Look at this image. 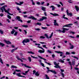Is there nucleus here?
Listing matches in <instances>:
<instances>
[{
  "label": "nucleus",
  "mask_w": 79,
  "mask_h": 79,
  "mask_svg": "<svg viewBox=\"0 0 79 79\" xmlns=\"http://www.w3.org/2000/svg\"><path fill=\"white\" fill-rule=\"evenodd\" d=\"M6 6H7L6 5H4L1 8V10L2 11V13H3L4 11L6 13H7L9 15H10L11 16H13V14H11L9 12V11H10V9H8L7 10H6V9H5V8Z\"/></svg>",
  "instance_id": "f257e3e1"
},
{
  "label": "nucleus",
  "mask_w": 79,
  "mask_h": 79,
  "mask_svg": "<svg viewBox=\"0 0 79 79\" xmlns=\"http://www.w3.org/2000/svg\"><path fill=\"white\" fill-rule=\"evenodd\" d=\"M40 64H41L43 67H45V66H44V64L43 63H41Z\"/></svg>",
  "instance_id": "5fc2aeb1"
},
{
  "label": "nucleus",
  "mask_w": 79,
  "mask_h": 79,
  "mask_svg": "<svg viewBox=\"0 0 79 79\" xmlns=\"http://www.w3.org/2000/svg\"><path fill=\"white\" fill-rule=\"evenodd\" d=\"M11 68H17V67H16V66L13 65H11Z\"/></svg>",
  "instance_id": "c85d7f7f"
},
{
  "label": "nucleus",
  "mask_w": 79,
  "mask_h": 79,
  "mask_svg": "<svg viewBox=\"0 0 79 79\" xmlns=\"http://www.w3.org/2000/svg\"><path fill=\"white\" fill-rule=\"evenodd\" d=\"M15 71H16L17 72H21V71L18 69H15Z\"/></svg>",
  "instance_id": "6e6d98bb"
},
{
  "label": "nucleus",
  "mask_w": 79,
  "mask_h": 79,
  "mask_svg": "<svg viewBox=\"0 0 79 79\" xmlns=\"http://www.w3.org/2000/svg\"><path fill=\"white\" fill-rule=\"evenodd\" d=\"M47 52H48L49 53H52V51H50L49 50H48V51H47Z\"/></svg>",
  "instance_id": "393cba45"
},
{
  "label": "nucleus",
  "mask_w": 79,
  "mask_h": 79,
  "mask_svg": "<svg viewBox=\"0 0 79 79\" xmlns=\"http://www.w3.org/2000/svg\"><path fill=\"white\" fill-rule=\"evenodd\" d=\"M28 59L29 60V61L30 62H31V58L30 57H28Z\"/></svg>",
  "instance_id": "58836bf2"
},
{
  "label": "nucleus",
  "mask_w": 79,
  "mask_h": 79,
  "mask_svg": "<svg viewBox=\"0 0 79 79\" xmlns=\"http://www.w3.org/2000/svg\"><path fill=\"white\" fill-rule=\"evenodd\" d=\"M6 21H7L9 23H10V20L9 19H7Z\"/></svg>",
  "instance_id": "0e129e2a"
},
{
  "label": "nucleus",
  "mask_w": 79,
  "mask_h": 79,
  "mask_svg": "<svg viewBox=\"0 0 79 79\" xmlns=\"http://www.w3.org/2000/svg\"><path fill=\"white\" fill-rule=\"evenodd\" d=\"M45 63H46L47 64H48V65H49V66H50V65H52V64L49 63H48L47 62H46V61H45Z\"/></svg>",
  "instance_id": "72a5a7b5"
},
{
  "label": "nucleus",
  "mask_w": 79,
  "mask_h": 79,
  "mask_svg": "<svg viewBox=\"0 0 79 79\" xmlns=\"http://www.w3.org/2000/svg\"><path fill=\"white\" fill-rule=\"evenodd\" d=\"M54 64L55 65H56V66L58 64H57V63H56V62H54Z\"/></svg>",
  "instance_id": "de8ad7c7"
},
{
  "label": "nucleus",
  "mask_w": 79,
  "mask_h": 79,
  "mask_svg": "<svg viewBox=\"0 0 79 79\" xmlns=\"http://www.w3.org/2000/svg\"><path fill=\"white\" fill-rule=\"evenodd\" d=\"M56 53H60V54H63V53L60 51H55Z\"/></svg>",
  "instance_id": "2eb2a0df"
},
{
  "label": "nucleus",
  "mask_w": 79,
  "mask_h": 79,
  "mask_svg": "<svg viewBox=\"0 0 79 79\" xmlns=\"http://www.w3.org/2000/svg\"><path fill=\"white\" fill-rule=\"evenodd\" d=\"M40 38L41 39H45V37L44 36H40Z\"/></svg>",
  "instance_id": "3c124183"
},
{
  "label": "nucleus",
  "mask_w": 79,
  "mask_h": 79,
  "mask_svg": "<svg viewBox=\"0 0 79 79\" xmlns=\"http://www.w3.org/2000/svg\"><path fill=\"white\" fill-rule=\"evenodd\" d=\"M22 66H23L24 65L25 67L26 68H30V69L31 68V67H29V66H27V64H23V63H22Z\"/></svg>",
  "instance_id": "0eeeda50"
},
{
  "label": "nucleus",
  "mask_w": 79,
  "mask_h": 79,
  "mask_svg": "<svg viewBox=\"0 0 79 79\" xmlns=\"http://www.w3.org/2000/svg\"><path fill=\"white\" fill-rule=\"evenodd\" d=\"M15 32H16L15 30L14 29H13L12 31H11V34H14Z\"/></svg>",
  "instance_id": "f3484780"
},
{
  "label": "nucleus",
  "mask_w": 79,
  "mask_h": 79,
  "mask_svg": "<svg viewBox=\"0 0 79 79\" xmlns=\"http://www.w3.org/2000/svg\"><path fill=\"white\" fill-rule=\"evenodd\" d=\"M45 76H46V78L47 79H50V78H49V77H48V75H47L46 74V75H45Z\"/></svg>",
  "instance_id": "a19ab883"
},
{
  "label": "nucleus",
  "mask_w": 79,
  "mask_h": 79,
  "mask_svg": "<svg viewBox=\"0 0 79 79\" xmlns=\"http://www.w3.org/2000/svg\"><path fill=\"white\" fill-rule=\"evenodd\" d=\"M72 63V65H74V64H75V62L74 61H73Z\"/></svg>",
  "instance_id": "774afa93"
},
{
  "label": "nucleus",
  "mask_w": 79,
  "mask_h": 79,
  "mask_svg": "<svg viewBox=\"0 0 79 79\" xmlns=\"http://www.w3.org/2000/svg\"><path fill=\"white\" fill-rule=\"evenodd\" d=\"M41 10L44 11H46V8L44 7H41Z\"/></svg>",
  "instance_id": "ddd939ff"
},
{
  "label": "nucleus",
  "mask_w": 79,
  "mask_h": 79,
  "mask_svg": "<svg viewBox=\"0 0 79 79\" xmlns=\"http://www.w3.org/2000/svg\"><path fill=\"white\" fill-rule=\"evenodd\" d=\"M41 28L42 29H44L45 30V29H47V27H41Z\"/></svg>",
  "instance_id": "c756f323"
},
{
  "label": "nucleus",
  "mask_w": 79,
  "mask_h": 79,
  "mask_svg": "<svg viewBox=\"0 0 79 79\" xmlns=\"http://www.w3.org/2000/svg\"><path fill=\"white\" fill-rule=\"evenodd\" d=\"M0 62L2 64H3V61L2 60V58H0Z\"/></svg>",
  "instance_id": "cd10ccee"
},
{
  "label": "nucleus",
  "mask_w": 79,
  "mask_h": 79,
  "mask_svg": "<svg viewBox=\"0 0 79 79\" xmlns=\"http://www.w3.org/2000/svg\"><path fill=\"white\" fill-rule=\"evenodd\" d=\"M73 24L72 23L67 24V26H73Z\"/></svg>",
  "instance_id": "09e8293b"
},
{
  "label": "nucleus",
  "mask_w": 79,
  "mask_h": 79,
  "mask_svg": "<svg viewBox=\"0 0 79 79\" xmlns=\"http://www.w3.org/2000/svg\"><path fill=\"white\" fill-rule=\"evenodd\" d=\"M50 15H52V16H59L60 15L54 13H50Z\"/></svg>",
  "instance_id": "423d86ee"
},
{
  "label": "nucleus",
  "mask_w": 79,
  "mask_h": 79,
  "mask_svg": "<svg viewBox=\"0 0 79 79\" xmlns=\"http://www.w3.org/2000/svg\"><path fill=\"white\" fill-rule=\"evenodd\" d=\"M56 5H57L58 7H60L61 6V5H60L58 4H56Z\"/></svg>",
  "instance_id": "e2e57ef3"
},
{
  "label": "nucleus",
  "mask_w": 79,
  "mask_h": 79,
  "mask_svg": "<svg viewBox=\"0 0 79 79\" xmlns=\"http://www.w3.org/2000/svg\"><path fill=\"white\" fill-rule=\"evenodd\" d=\"M65 17V15H64L62 17L63 18H64V19H67V20H69V19H68V18L66 17Z\"/></svg>",
  "instance_id": "a211bd4d"
},
{
  "label": "nucleus",
  "mask_w": 79,
  "mask_h": 79,
  "mask_svg": "<svg viewBox=\"0 0 79 79\" xmlns=\"http://www.w3.org/2000/svg\"><path fill=\"white\" fill-rule=\"evenodd\" d=\"M75 8L76 9V10H77V11H79V7H78V6H75Z\"/></svg>",
  "instance_id": "9d476101"
},
{
  "label": "nucleus",
  "mask_w": 79,
  "mask_h": 79,
  "mask_svg": "<svg viewBox=\"0 0 79 79\" xmlns=\"http://www.w3.org/2000/svg\"><path fill=\"white\" fill-rule=\"evenodd\" d=\"M52 56L53 58H55V55H54V54L52 55Z\"/></svg>",
  "instance_id": "13d9d810"
},
{
  "label": "nucleus",
  "mask_w": 79,
  "mask_h": 79,
  "mask_svg": "<svg viewBox=\"0 0 79 79\" xmlns=\"http://www.w3.org/2000/svg\"><path fill=\"white\" fill-rule=\"evenodd\" d=\"M73 57L74 58H75V59H77V60H79V58L77 57L76 56H73Z\"/></svg>",
  "instance_id": "c03bdc74"
},
{
  "label": "nucleus",
  "mask_w": 79,
  "mask_h": 79,
  "mask_svg": "<svg viewBox=\"0 0 79 79\" xmlns=\"http://www.w3.org/2000/svg\"><path fill=\"white\" fill-rule=\"evenodd\" d=\"M54 25H55V26H59V25L58 24V23H54Z\"/></svg>",
  "instance_id": "8fccbe9b"
},
{
  "label": "nucleus",
  "mask_w": 79,
  "mask_h": 79,
  "mask_svg": "<svg viewBox=\"0 0 79 79\" xmlns=\"http://www.w3.org/2000/svg\"><path fill=\"white\" fill-rule=\"evenodd\" d=\"M6 44H11V42H10V41H5Z\"/></svg>",
  "instance_id": "aec40b11"
},
{
  "label": "nucleus",
  "mask_w": 79,
  "mask_h": 79,
  "mask_svg": "<svg viewBox=\"0 0 79 79\" xmlns=\"http://www.w3.org/2000/svg\"><path fill=\"white\" fill-rule=\"evenodd\" d=\"M74 68L75 70H79V68H78L77 67H75Z\"/></svg>",
  "instance_id": "69168bd1"
},
{
  "label": "nucleus",
  "mask_w": 79,
  "mask_h": 79,
  "mask_svg": "<svg viewBox=\"0 0 79 79\" xmlns=\"http://www.w3.org/2000/svg\"><path fill=\"white\" fill-rule=\"evenodd\" d=\"M66 54L67 55H69V54H71V53L70 52H66Z\"/></svg>",
  "instance_id": "49530a36"
},
{
  "label": "nucleus",
  "mask_w": 79,
  "mask_h": 79,
  "mask_svg": "<svg viewBox=\"0 0 79 79\" xmlns=\"http://www.w3.org/2000/svg\"><path fill=\"white\" fill-rule=\"evenodd\" d=\"M63 30L62 31V33H65V32H66V30L65 29V28H63Z\"/></svg>",
  "instance_id": "5701e85b"
},
{
  "label": "nucleus",
  "mask_w": 79,
  "mask_h": 79,
  "mask_svg": "<svg viewBox=\"0 0 79 79\" xmlns=\"http://www.w3.org/2000/svg\"><path fill=\"white\" fill-rule=\"evenodd\" d=\"M17 34H18V32L16 31L14 34V35H17Z\"/></svg>",
  "instance_id": "338daca9"
},
{
  "label": "nucleus",
  "mask_w": 79,
  "mask_h": 79,
  "mask_svg": "<svg viewBox=\"0 0 79 79\" xmlns=\"http://www.w3.org/2000/svg\"><path fill=\"white\" fill-rule=\"evenodd\" d=\"M35 45H38L37 47L38 48H41L42 50H39L38 51V52L39 53H43L45 52V49H44L43 48H42V47H40V44H35Z\"/></svg>",
  "instance_id": "f03ea898"
},
{
  "label": "nucleus",
  "mask_w": 79,
  "mask_h": 79,
  "mask_svg": "<svg viewBox=\"0 0 79 79\" xmlns=\"http://www.w3.org/2000/svg\"><path fill=\"white\" fill-rule=\"evenodd\" d=\"M47 19V18L46 17L43 16L42 17V18L40 19V20H38V21H42L44 19Z\"/></svg>",
  "instance_id": "7ed1b4c3"
},
{
  "label": "nucleus",
  "mask_w": 79,
  "mask_h": 79,
  "mask_svg": "<svg viewBox=\"0 0 79 79\" xmlns=\"http://www.w3.org/2000/svg\"><path fill=\"white\" fill-rule=\"evenodd\" d=\"M17 49H18V48H16L15 49H13L12 50H11V52H12V53H13V52H15V50H16Z\"/></svg>",
  "instance_id": "4be33fe9"
},
{
  "label": "nucleus",
  "mask_w": 79,
  "mask_h": 79,
  "mask_svg": "<svg viewBox=\"0 0 79 79\" xmlns=\"http://www.w3.org/2000/svg\"><path fill=\"white\" fill-rule=\"evenodd\" d=\"M69 37H71V38H72V39H74L75 38V37L74 36H73L71 35L69 36Z\"/></svg>",
  "instance_id": "a18cd8bd"
},
{
  "label": "nucleus",
  "mask_w": 79,
  "mask_h": 79,
  "mask_svg": "<svg viewBox=\"0 0 79 79\" xmlns=\"http://www.w3.org/2000/svg\"><path fill=\"white\" fill-rule=\"evenodd\" d=\"M44 35L45 37H46V38L47 39H49V37H48V35H47V34H45Z\"/></svg>",
  "instance_id": "7c9ffc66"
},
{
  "label": "nucleus",
  "mask_w": 79,
  "mask_h": 79,
  "mask_svg": "<svg viewBox=\"0 0 79 79\" xmlns=\"http://www.w3.org/2000/svg\"><path fill=\"white\" fill-rule=\"evenodd\" d=\"M31 56L32 58H36V59H37V58H37V57H35L34 56H33L32 55H31Z\"/></svg>",
  "instance_id": "ea45409f"
},
{
  "label": "nucleus",
  "mask_w": 79,
  "mask_h": 79,
  "mask_svg": "<svg viewBox=\"0 0 79 79\" xmlns=\"http://www.w3.org/2000/svg\"><path fill=\"white\" fill-rule=\"evenodd\" d=\"M22 27H28V26L27 25H23L22 26Z\"/></svg>",
  "instance_id": "f704fd0d"
},
{
  "label": "nucleus",
  "mask_w": 79,
  "mask_h": 79,
  "mask_svg": "<svg viewBox=\"0 0 79 79\" xmlns=\"http://www.w3.org/2000/svg\"><path fill=\"white\" fill-rule=\"evenodd\" d=\"M50 8H52V11H54L55 10V7H54L53 6H52L50 7Z\"/></svg>",
  "instance_id": "f8f14e48"
},
{
  "label": "nucleus",
  "mask_w": 79,
  "mask_h": 79,
  "mask_svg": "<svg viewBox=\"0 0 79 79\" xmlns=\"http://www.w3.org/2000/svg\"><path fill=\"white\" fill-rule=\"evenodd\" d=\"M16 18L18 20V21H19L21 19V18H20V17H19L18 16L16 17Z\"/></svg>",
  "instance_id": "a878e982"
},
{
  "label": "nucleus",
  "mask_w": 79,
  "mask_h": 79,
  "mask_svg": "<svg viewBox=\"0 0 79 79\" xmlns=\"http://www.w3.org/2000/svg\"><path fill=\"white\" fill-rule=\"evenodd\" d=\"M0 45H1L2 47H3V46H5V44L0 42Z\"/></svg>",
  "instance_id": "c9c22d12"
},
{
  "label": "nucleus",
  "mask_w": 79,
  "mask_h": 79,
  "mask_svg": "<svg viewBox=\"0 0 79 79\" xmlns=\"http://www.w3.org/2000/svg\"><path fill=\"white\" fill-rule=\"evenodd\" d=\"M68 63H69V65H70L71 66H72V64H71V61H69Z\"/></svg>",
  "instance_id": "79ce46f5"
},
{
  "label": "nucleus",
  "mask_w": 79,
  "mask_h": 79,
  "mask_svg": "<svg viewBox=\"0 0 79 79\" xmlns=\"http://www.w3.org/2000/svg\"><path fill=\"white\" fill-rule=\"evenodd\" d=\"M50 71L52 73H53L54 74H56V72H55V70H48V71H47V73H48V72Z\"/></svg>",
  "instance_id": "39448f33"
},
{
  "label": "nucleus",
  "mask_w": 79,
  "mask_h": 79,
  "mask_svg": "<svg viewBox=\"0 0 79 79\" xmlns=\"http://www.w3.org/2000/svg\"><path fill=\"white\" fill-rule=\"evenodd\" d=\"M7 17L8 18H9V19H11V17L9 15H7Z\"/></svg>",
  "instance_id": "473e14b6"
},
{
  "label": "nucleus",
  "mask_w": 79,
  "mask_h": 79,
  "mask_svg": "<svg viewBox=\"0 0 79 79\" xmlns=\"http://www.w3.org/2000/svg\"><path fill=\"white\" fill-rule=\"evenodd\" d=\"M16 57L18 60H19V61H21V62H23V60L21 59L20 58L19 56H16Z\"/></svg>",
  "instance_id": "1a4fd4ad"
},
{
  "label": "nucleus",
  "mask_w": 79,
  "mask_h": 79,
  "mask_svg": "<svg viewBox=\"0 0 79 79\" xmlns=\"http://www.w3.org/2000/svg\"><path fill=\"white\" fill-rule=\"evenodd\" d=\"M31 2L32 3V5H35V3L34 2L33 0H31Z\"/></svg>",
  "instance_id": "e433bc0d"
},
{
  "label": "nucleus",
  "mask_w": 79,
  "mask_h": 79,
  "mask_svg": "<svg viewBox=\"0 0 79 79\" xmlns=\"http://www.w3.org/2000/svg\"><path fill=\"white\" fill-rule=\"evenodd\" d=\"M37 25H39V26H41L42 25V23L39 22H38L36 23Z\"/></svg>",
  "instance_id": "2f4dec72"
},
{
  "label": "nucleus",
  "mask_w": 79,
  "mask_h": 79,
  "mask_svg": "<svg viewBox=\"0 0 79 79\" xmlns=\"http://www.w3.org/2000/svg\"><path fill=\"white\" fill-rule=\"evenodd\" d=\"M30 42V40L29 39H25L23 40V42H25V43H28Z\"/></svg>",
  "instance_id": "20e7f679"
},
{
  "label": "nucleus",
  "mask_w": 79,
  "mask_h": 79,
  "mask_svg": "<svg viewBox=\"0 0 79 79\" xmlns=\"http://www.w3.org/2000/svg\"><path fill=\"white\" fill-rule=\"evenodd\" d=\"M27 18H28L29 19H34V20H37V19L36 18H35L33 16H31L30 17H28Z\"/></svg>",
  "instance_id": "6e6552de"
},
{
  "label": "nucleus",
  "mask_w": 79,
  "mask_h": 79,
  "mask_svg": "<svg viewBox=\"0 0 79 79\" xmlns=\"http://www.w3.org/2000/svg\"><path fill=\"white\" fill-rule=\"evenodd\" d=\"M54 67L56 68H59V69L61 68V67H60V66L58 65V64L56 66H55Z\"/></svg>",
  "instance_id": "9b49d317"
},
{
  "label": "nucleus",
  "mask_w": 79,
  "mask_h": 79,
  "mask_svg": "<svg viewBox=\"0 0 79 79\" xmlns=\"http://www.w3.org/2000/svg\"><path fill=\"white\" fill-rule=\"evenodd\" d=\"M16 4L17 5H19L20 6H21V5L19 3H18V2H15Z\"/></svg>",
  "instance_id": "4d7b16f0"
},
{
  "label": "nucleus",
  "mask_w": 79,
  "mask_h": 79,
  "mask_svg": "<svg viewBox=\"0 0 79 79\" xmlns=\"http://www.w3.org/2000/svg\"><path fill=\"white\" fill-rule=\"evenodd\" d=\"M61 74L63 77H64V74H63V73H61Z\"/></svg>",
  "instance_id": "603ef678"
},
{
  "label": "nucleus",
  "mask_w": 79,
  "mask_h": 79,
  "mask_svg": "<svg viewBox=\"0 0 79 79\" xmlns=\"http://www.w3.org/2000/svg\"><path fill=\"white\" fill-rule=\"evenodd\" d=\"M58 61H59V62H60V63H64V60H63L62 59H60L58 60Z\"/></svg>",
  "instance_id": "dca6fc26"
},
{
  "label": "nucleus",
  "mask_w": 79,
  "mask_h": 79,
  "mask_svg": "<svg viewBox=\"0 0 79 79\" xmlns=\"http://www.w3.org/2000/svg\"><path fill=\"white\" fill-rule=\"evenodd\" d=\"M73 57L74 58H75V59H77V60H79V58L77 57L76 56H73Z\"/></svg>",
  "instance_id": "37998d69"
},
{
  "label": "nucleus",
  "mask_w": 79,
  "mask_h": 79,
  "mask_svg": "<svg viewBox=\"0 0 79 79\" xmlns=\"http://www.w3.org/2000/svg\"><path fill=\"white\" fill-rule=\"evenodd\" d=\"M69 45L71 46V47L70 48V49H73V48H74V46L71 45V43L69 44Z\"/></svg>",
  "instance_id": "4468645a"
},
{
  "label": "nucleus",
  "mask_w": 79,
  "mask_h": 79,
  "mask_svg": "<svg viewBox=\"0 0 79 79\" xmlns=\"http://www.w3.org/2000/svg\"><path fill=\"white\" fill-rule=\"evenodd\" d=\"M60 70L62 73H63V72H64V69H60Z\"/></svg>",
  "instance_id": "680f3d73"
},
{
  "label": "nucleus",
  "mask_w": 79,
  "mask_h": 79,
  "mask_svg": "<svg viewBox=\"0 0 79 79\" xmlns=\"http://www.w3.org/2000/svg\"><path fill=\"white\" fill-rule=\"evenodd\" d=\"M67 15L68 16H73V15L71 13H69Z\"/></svg>",
  "instance_id": "bb28decb"
},
{
  "label": "nucleus",
  "mask_w": 79,
  "mask_h": 79,
  "mask_svg": "<svg viewBox=\"0 0 79 79\" xmlns=\"http://www.w3.org/2000/svg\"><path fill=\"white\" fill-rule=\"evenodd\" d=\"M58 32H62V30H57Z\"/></svg>",
  "instance_id": "052dcab7"
},
{
  "label": "nucleus",
  "mask_w": 79,
  "mask_h": 79,
  "mask_svg": "<svg viewBox=\"0 0 79 79\" xmlns=\"http://www.w3.org/2000/svg\"><path fill=\"white\" fill-rule=\"evenodd\" d=\"M29 70H30L29 69H28V70L27 71H26L25 72V73L26 74H27V73H28L29 72Z\"/></svg>",
  "instance_id": "bf43d9fd"
},
{
  "label": "nucleus",
  "mask_w": 79,
  "mask_h": 79,
  "mask_svg": "<svg viewBox=\"0 0 79 79\" xmlns=\"http://www.w3.org/2000/svg\"><path fill=\"white\" fill-rule=\"evenodd\" d=\"M28 53H31V54H32L33 55L34 54V53L31 51H28L27 52Z\"/></svg>",
  "instance_id": "b1692460"
},
{
  "label": "nucleus",
  "mask_w": 79,
  "mask_h": 79,
  "mask_svg": "<svg viewBox=\"0 0 79 79\" xmlns=\"http://www.w3.org/2000/svg\"><path fill=\"white\" fill-rule=\"evenodd\" d=\"M35 76H39V72L37 71L36 73H35Z\"/></svg>",
  "instance_id": "412c9836"
},
{
  "label": "nucleus",
  "mask_w": 79,
  "mask_h": 79,
  "mask_svg": "<svg viewBox=\"0 0 79 79\" xmlns=\"http://www.w3.org/2000/svg\"><path fill=\"white\" fill-rule=\"evenodd\" d=\"M0 33H1V34H3V31L2 30H0Z\"/></svg>",
  "instance_id": "4c0bfd02"
},
{
  "label": "nucleus",
  "mask_w": 79,
  "mask_h": 79,
  "mask_svg": "<svg viewBox=\"0 0 79 79\" xmlns=\"http://www.w3.org/2000/svg\"><path fill=\"white\" fill-rule=\"evenodd\" d=\"M16 75L17 76H19V77H21V73H19L16 74Z\"/></svg>",
  "instance_id": "6ab92c4d"
},
{
  "label": "nucleus",
  "mask_w": 79,
  "mask_h": 79,
  "mask_svg": "<svg viewBox=\"0 0 79 79\" xmlns=\"http://www.w3.org/2000/svg\"><path fill=\"white\" fill-rule=\"evenodd\" d=\"M35 29L36 31H40V28H35Z\"/></svg>",
  "instance_id": "864d4df0"
}]
</instances>
